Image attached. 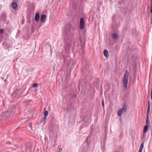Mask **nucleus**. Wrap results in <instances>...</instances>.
<instances>
[{"label": "nucleus", "instance_id": "nucleus-25", "mask_svg": "<svg viewBox=\"0 0 152 152\" xmlns=\"http://www.w3.org/2000/svg\"><path fill=\"white\" fill-rule=\"evenodd\" d=\"M102 107H104V102L103 99H102Z\"/></svg>", "mask_w": 152, "mask_h": 152}, {"label": "nucleus", "instance_id": "nucleus-36", "mask_svg": "<svg viewBox=\"0 0 152 152\" xmlns=\"http://www.w3.org/2000/svg\"><path fill=\"white\" fill-rule=\"evenodd\" d=\"M151 6L152 7V0H151Z\"/></svg>", "mask_w": 152, "mask_h": 152}, {"label": "nucleus", "instance_id": "nucleus-38", "mask_svg": "<svg viewBox=\"0 0 152 152\" xmlns=\"http://www.w3.org/2000/svg\"><path fill=\"white\" fill-rule=\"evenodd\" d=\"M2 40L1 39H0V42H1V41Z\"/></svg>", "mask_w": 152, "mask_h": 152}, {"label": "nucleus", "instance_id": "nucleus-5", "mask_svg": "<svg viewBox=\"0 0 152 152\" xmlns=\"http://www.w3.org/2000/svg\"><path fill=\"white\" fill-rule=\"evenodd\" d=\"M64 62L66 64L67 62H69L67 66V69L69 71L71 72L73 68V65L74 64V62L72 60L70 59V57L67 56L66 58L64 57Z\"/></svg>", "mask_w": 152, "mask_h": 152}, {"label": "nucleus", "instance_id": "nucleus-15", "mask_svg": "<svg viewBox=\"0 0 152 152\" xmlns=\"http://www.w3.org/2000/svg\"><path fill=\"white\" fill-rule=\"evenodd\" d=\"M104 55L107 58L109 56L108 51L107 50H105L104 51Z\"/></svg>", "mask_w": 152, "mask_h": 152}, {"label": "nucleus", "instance_id": "nucleus-24", "mask_svg": "<svg viewBox=\"0 0 152 152\" xmlns=\"http://www.w3.org/2000/svg\"><path fill=\"white\" fill-rule=\"evenodd\" d=\"M144 143L142 142L140 147L143 148L144 147Z\"/></svg>", "mask_w": 152, "mask_h": 152}, {"label": "nucleus", "instance_id": "nucleus-26", "mask_svg": "<svg viewBox=\"0 0 152 152\" xmlns=\"http://www.w3.org/2000/svg\"><path fill=\"white\" fill-rule=\"evenodd\" d=\"M87 149V147H84L82 148V150L83 151L84 150V151Z\"/></svg>", "mask_w": 152, "mask_h": 152}, {"label": "nucleus", "instance_id": "nucleus-35", "mask_svg": "<svg viewBox=\"0 0 152 152\" xmlns=\"http://www.w3.org/2000/svg\"><path fill=\"white\" fill-rule=\"evenodd\" d=\"M83 77H82V80H83V82H85V80H84H84L83 79Z\"/></svg>", "mask_w": 152, "mask_h": 152}, {"label": "nucleus", "instance_id": "nucleus-32", "mask_svg": "<svg viewBox=\"0 0 152 152\" xmlns=\"http://www.w3.org/2000/svg\"><path fill=\"white\" fill-rule=\"evenodd\" d=\"M150 8H151V12L152 14L151 16H152V7H151Z\"/></svg>", "mask_w": 152, "mask_h": 152}, {"label": "nucleus", "instance_id": "nucleus-14", "mask_svg": "<svg viewBox=\"0 0 152 152\" xmlns=\"http://www.w3.org/2000/svg\"><path fill=\"white\" fill-rule=\"evenodd\" d=\"M112 37L114 39H116L118 38V35L117 33H114L112 34Z\"/></svg>", "mask_w": 152, "mask_h": 152}, {"label": "nucleus", "instance_id": "nucleus-4", "mask_svg": "<svg viewBox=\"0 0 152 152\" xmlns=\"http://www.w3.org/2000/svg\"><path fill=\"white\" fill-rule=\"evenodd\" d=\"M84 64H86V66H84L82 67V71L84 75V77H90L92 73L93 70L92 69L90 68L89 66V62L88 61H84L83 62Z\"/></svg>", "mask_w": 152, "mask_h": 152}, {"label": "nucleus", "instance_id": "nucleus-8", "mask_svg": "<svg viewBox=\"0 0 152 152\" xmlns=\"http://www.w3.org/2000/svg\"><path fill=\"white\" fill-rule=\"evenodd\" d=\"M80 27L81 29L84 28V20L83 18H81L80 21Z\"/></svg>", "mask_w": 152, "mask_h": 152}, {"label": "nucleus", "instance_id": "nucleus-27", "mask_svg": "<svg viewBox=\"0 0 152 152\" xmlns=\"http://www.w3.org/2000/svg\"><path fill=\"white\" fill-rule=\"evenodd\" d=\"M142 149H143L142 148L140 147V148H139V152H142Z\"/></svg>", "mask_w": 152, "mask_h": 152}, {"label": "nucleus", "instance_id": "nucleus-40", "mask_svg": "<svg viewBox=\"0 0 152 152\" xmlns=\"http://www.w3.org/2000/svg\"><path fill=\"white\" fill-rule=\"evenodd\" d=\"M76 96V95H75V97Z\"/></svg>", "mask_w": 152, "mask_h": 152}, {"label": "nucleus", "instance_id": "nucleus-17", "mask_svg": "<svg viewBox=\"0 0 152 152\" xmlns=\"http://www.w3.org/2000/svg\"><path fill=\"white\" fill-rule=\"evenodd\" d=\"M56 57L58 59H59L60 60H61L62 59V57L61 56L60 53H57L56 54Z\"/></svg>", "mask_w": 152, "mask_h": 152}, {"label": "nucleus", "instance_id": "nucleus-9", "mask_svg": "<svg viewBox=\"0 0 152 152\" xmlns=\"http://www.w3.org/2000/svg\"><path fill=\"white\" fill-rule=\"evenodd\" d=\"M18 4L17 2H13L12 4V7L13 9L16 10L18 9Z\"/></svg>", "mask_w": 152, "mask_h": 152}, {"label": "nucleus", "instance_id": "nucleus-7", "mask_svg": "<svg viewBox=\"0 0 152 152\" xmlns=\"http://www.w3.org/2000/svg\"><path fill=\"white\" fill-rule=\"evenodd\" d=\"M127 110V106L126 104H124L122 107L118 110L117 113V114L119 116H120L121 115L125 113Z\"/></svg>", "mask_w": 152, "mask_h": 152}, {"label": "nucleus", "instance_id": "nucleus-3", "mask_svg": "<svg viewBox=\"0 0 152 152\" xmlns=\"http://www.w3.org/2000/svg\"><path fill=\"white\" fill-rule=\"evenodd\" d=\"M14 108H9L6 112H3L0 114V119H7L13 115L15 113Z\"/></svg>", "mask_w": 152, "mask_h": 152}, {"label": "nucleus", "instance_id": "nucleus-10", "mask_svg": "<svg viewBox=\"0 0 152 152\" xmlns=\"http://www.w3.org/2000/svg\"><path fill=\"white\" fill-rule=\"evenodd\" d=\"M46 18V15L45 14H43L42 15L41 17V22L42 23H44Z\"/></svg>", "mask_w": 152, "mask_h": 152}, {"label": "nucleus", "instance_id": "nucleus-11", "mask_svg": "<svg viewBox=\"0 0 152 152\" xmlns=\"http://www.w3.org/2000/svg\"><path fill=\"white\" fill-rule=\"evenodd\" d=\"M39 12H37L35 16L34 20L36 21H37L39 20Z\"/></svg>", "mask_w": 152, "mask_h": 152}, {"label": "nucleus", "instance_id": "nucleus-34", "mask_svg": "<svg viewBox=\"0 0 152 152\" xmlns=\"http://www.w3.org/2000/svg\"><path fill=\"white\" fill-rule=\"evenodd\" d=\"M20 31L19 30H18L17 33V35L18 34H20Z\"/></svg>", "mask_w": 152, "mask_h": 152}, {"label": "nucleus", "instance_id": "nucleus-29", "mask_svg": "<svg viewBox=\"0 0 152 152\" xmlns=\"http://www.w3.org/2000/svg\"><path fill=\"white\" fill-rule=\"evenodd\" d=\"M73 7L74 8V9H76L78 7V6L77 5H76V7H75L73 5Z\"/></svg>", "mask_w": 152, "mask_h": 152}, {"label": "nucleus", "instance_id": "nucleus-39", "mask_svg": "<svg viewBox=\"0 0 152 152\" xmlns=\"http://www.w3.org/2000/svg\"><path fill=\"white\" fill-rule=\"evenodd\" d=\"M98 81V80H97V82H97V83Z\"/></svg>", "mask_w": 152, "mask_h": 152}, {"label": "nucleus", "instance_id": "nucleus-33", "mask_svg": "<svg viewBox=\"0 0 152 152\" xmlns=\"http://www.w3.org/2000/svg\"><path fill=\"white\" fill-rule=\"evenodd\" d=\"M75 25H74L73 26V27H72V29H74V28H75Z\"/></svg>", "mask_w": 152, "mask_h": 152}, {"label": "nucleus", "instance_id": "nucleus-18", "mask_svg": "<svg viewBox=\"0 0 152 152\" xmlns=\"http://www.w3.org/2000/svg\"><path fill=\"white\" fill-rule=\"evenodd\" d=\"M46 119V118L44 117L43 118H42V119L39 122V124H41L43 122H44L45 121Z\"/></svg>", "mask_w": 152, "mask_h": 152}, {"label": "nucleus", "instance_id": "nucleus-13", "mask_svg": "<svg viewBox=\"0 0 152 152\" xmlns=\"http://www.w3.org/2000/svg\"><path fill=\"white\" fill-rule=\"evenodd\" d=\"M146 125H150V122L149 116H146Z\"/></svg>", "mask_w": 152, "mask_h": 152}, {"label": "nucleus", "instance_id": "nucleus-16", "mask_svg": "<svg viewBox=\"0 0 152 152\" xmlns=\"http://www.w3.org/2000/svg\"><path fill=\"white\" fill-rule=\"evenodd\" d=\"M148 126L149 125H146L144 126V128L143 130V133H145L147 131Z\"/></svg>", "mask_w": 152, "mask_h": 152}, {"label": "nucleus", "instance_id": "nucleus-23", "mask_svg": "<svg viewBox=\"0 0 152 152\" xmlns=\"http://www.w3.org/2000/svg\"><path fill=\"white\" fill-rule=\"evenodd\" d=\"M26 150H28L29 152L31 151V149L29 147H26Z\"/></svg>", "mask_w": 152, "mask_h": 152}, {"label": "nucleus", "instance_id": "nucleus-22", "mask_svg": "<svg viewBox=\"0 0 152 152\" xmlns=\"http://www.w3.org/2000/svg\"><path fill=\"white\" fill-rule=\"evenodd\" d=\"M4 30L3 29L1 28L0 30V34H3L4 33Z\"/></svg>", "mask_w": 152, "mask_h": 152}, {"label": "nucleus", "instance_id": "nucleus-21", "mask_svg": "<svg viewBox=\"0 0 152 152\" xmlns=\"http://www.w3.org/2000/svg\"><path fill=\"white\" fill-rule=\"evenodd\" d=\"M38 85V84L37 83H33V86L35 88V87H37Z\"/></svg>", "mask_w": 152, "mask_h": 152}, {"label": "nucleus", "instance_id": "nucleus-37", "mask_svg": "<svg viewBox=\"0 0 152 152\" xmlns=\"http://www.w3.org/2000/svg\"><path fill=\"white\" fill-rule=\"evenodd\" d=\"M19 34H17H17H16V35H17V36H18V37H19Z\"/></svg>", "mask_w": 152, "mask_h": 152}, {"label": "nucleus", "instance_id": "nucleus-12", "mask_svg": "<svg viewBox=\"0 0 152 152\" xmlns=\"http://www.w3.org/2000/svg\"><path fill=\"white\" fill-rule=\"evenodd\" d=\"M19 90L18 89H17L11 95L12 96V97H15L16 96V95L18 93Z\"/></svg>", "mask_w": 152, "mask_h": 152}, {"label": "nucleus", "instance_id": "nucleus-20", "mask_svg": "<svg viewBox=\"0 0 152 152\" xmlns=\"http://www.w3.org/2000/svg\"><path fill=\"white\" fill-rule=\"evenodd\" d=\"M150 108H148L147 110V114L146 116H149V114L150 112Z\"/></svg>", "mask_w": 152, "mask_h": 152}, {"label": "nucleus", "instance_id": "nucleus-31", "mask_svg": "<svg viewBox=\"0 0 152 152\" xmlns=\"http://www.w3.org/2000/svg\"><path fill=\"white\" fill-rule=\"evenodd\" d=\"M62 150V148H59V150H57V151L58 152H60Z\"/></svg>", "mask_w": 152, "mask_h": 152}, {"label": "nucleus", "instance_id": "nucleus-6", "mask_svg": "<svg viewBox=\"0 0 152 152\" xmlns=\"http://www.w3.org/2000/svg\"><path fill=\"white\" fill-rule=\"evenodd\" d=\"M129 75V73L128 70H126L123 78V86L126 89L127 88Z\"/></svg>", "mask_w": 152, "mask_h": 152}, {"label": "nucleus", "instance_id": "nucleus-19", "mask_svg": "<svg viewBox=\"0 0 152 152\" xmlns=\"http://www.w3.org/2000/svg\"><path fill=\"white\" fill-rule=\"evenodd\" d=\"M44 117L47 118V116L48 114V112L47 110H45L44 113Z\"/></svg>", "mask_w": 152, "mask_h": 152}, {"label": "nucleus", "instance_id": "nucleus-2", "mask_svg": "<svg viewBox=\"0 0 152 152\" xmlns=\"http://www.w3.org/2000/svg\"><path fill=\"white\" fill-rule=\"evenodd\" d=\"M86 39L85 38H81L80 37L77 39L76 43L77 45V50L81 58L83 57L85 52L84 48L85 45Z\"/></svg>", "mask_w": 152, "mask_h": 152}, {"label": "nucleus", "instance_id": "nucleus-30", "mask_svg": "<svg viewBox=\"0 0 152 152\" xmlns=\"http://www.w3.org/2000/svg\"><path fill=\"white\" fill-rule=\"evenodd\" d=\"M133 69H134V71L135 72L136 71V70H137V67L135 66L134 67Z\"/></svg>", "mask_w": 152, "mask_h": 152}, {"label": "nucleus", "instance_id": "nucleus-28", "mask_svg": "<svg viewBox=\"0 0 152 152\" xmlns=\"http://www.w3.org/2000/svg\"><path fill=\"white\" fill-rule=\"evenodd\" d=\"M148 108H150V102H149V101H148Z\"/></svg>", "mask_w": 152, "mask_h": 152}, {"label": "nucleus", "instance_id": "nucleus-1", "mask_svg": "<svg viewBox=\"0 0 152 152\" xmlns=\"http://www.w3.org/2000/svg\"><path fill=\"white\" fill-rule=\"evenodd\" d=\"M64 41L65 43L64 47L65 53H69L71 42L73 38V35L71 33L70 30L66 29L64 32Z\"/></svg>", "mask_w": 152, "mask_h": 152}]
</instances>
